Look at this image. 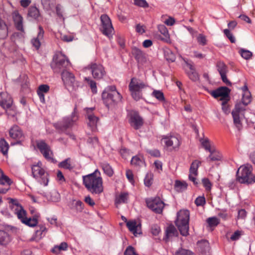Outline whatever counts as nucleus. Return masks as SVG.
Listing matches in <instances>:
<instances>
[{"instance_id":"45","label":"nucleus","mask_w":255,"mask_h":255,"mask_svg":"<svg viewBox=\"0 0 255 255\" xmlns=\"http://www.w3.org/2000/svg\"><path fill=\"white\" fill-rule=\"evenodd\" d=\"M11 182V179L6 175H4L3 171L0 169V185H5V183Z\"/></svg>"},{"instance_id":"22","label":"nucleus","mask_w":255,"mask_h":255,"mask_svg":"<svg viewBox=\"0 0 255 255\" xmlns=\"http://www.w3.org/2000/svg\"><path fill=\"white\" fill-rule=\"evenodd\" d=\"M199 251L203 255L209 254L210 247L209 242L206 240H202L197 242Z\"/></svg>"},{"instance_id":"33","label":"nucleus","mask_w":255,"mask_h":255,"mask_svg":"<svg viewBox=\"0 0 255 255\" xmlns=\"http://www.w3.org/2000/svg\"><path fill=\"white\" fill-rule=\"evenodd\" d=\"M216 67L220 75L227 73V66L223 62L221 61L217 62Z\"/></svg>"},{"instance_id":"40","label":"nucleus","mask_w":255,"mask_h":255,"mask_svg":"<svg viewBox=\"0 0 255 255\" xmlns=\"http://www.w3.org/2000/svg\"><path fill=\"white\" fill-rule=\"evenodd\" d=\"M186 72L188 76L193 81H196L199 79V76L195 69L188 71L186 69Z\"/></svg>"},{"instance_id":"47","label":"nucleus","mask_w":255,"mask_h":255,"mask_svg":"<svg viewBox=\"0 0 255 255\" xmlns=\"http://www.w3.org/2000/svg\"><path fill=\"white\" fill-rule=\"evenodd\" d=\"M153 175L152 173H147L144 178V183L146 186L149 187L152 184Z\"/></svg>"},{"instance_id":"4","label":"nucleus","mask_w":255,"mask_h":255,"mask_svg":"<svg viewBox=\"0 0 255 255\" xmlns=\"http://www.w3.org/2000/svg\"><path fill=\"white\" fill-rule=\"evenodd\" d=\"M69 64V61L67 58L60 54L54 56L51 67L54 72L62 73L64 71H67L66 69Z\"/></svg>"},{"instance_id":"50","label":"nucleus","mask_w":255,"mask_h":255,"mask_svg":"<svg viewBox=\"0 0 255 255\" xmlns=\"http://www.w3.org/2000/svg\"><path fill=\"white\" fill-rule=\"evenodd\" d=\"M17 217L22 222V220L26 218V212L24 210L22 206H20V208L17 209Z\"/></svg>"},{"instance_id":"6","label":"nucleus","mask_w":255,"mask_h":255,"mask_svg":"<svg viewBox=\"0 0 255 255\" xmlns=\"http://www.w3.org/2000/svg\"><path fill=\"white\" fill-rule=\"evenodd\" d=\"M42 164L41 161H38L35 164L31 165L32 175L34 178L37 179L40 178V183L46 186L48 183V174L45 172L44 169L42 168Z\"/></svg>"},{"instance_id":"10","label":"nucleus","mask_w":255,"mask_h":255,"mask_svg":"<svg viewBox=\"0 0 255 255\" xmlns=\"http://www.w3.org/2000/svg\"><path fill=\"white\" fill-rule=\"evenodd\" d=\"M246 106L244 105L243 102H240L236 104L235 109L232 112L234 123L237 127L241 125L240 115L244 116Z\"/></svg>"},{"instance_id":"17","label":"nucleus","mask_w":255,"mask_h":255,"mask_svg":"<svg viewBox=\"0 0 255 255\" xmlns=\"http://www.w3.org/2000/svg\"><path fill=\"white\" fill-rule=\"evenodd\" d=\"M129 122L131 126L136 130L140 128L143 124L142 118L137 112H134L131 114Z\"/></svg>"},{"instance_id":"8","label":"nucleus","mask_w":255,"mask_h":255,"mask_svg":"<svg viewBox=\"0 0 255 255\" xmlns=\"http://www.w3.org/2000/svg\"><path fill=\"white\" fill-rule=\"evenodd\" d=\"M231 90L227 87H221L209 93L215 98L221 97L220 100L223 101V105L227 104L229 100V94Z\"/></svg>"},{"instance_id":"2","label":"nucleus","mask_w":255,"mask_h":255,"mask_svg":"<svg viewBox=\"0 0 255 255\" xmlns=\"http://www.w3.org/2000/svg\"><path fill=\"white\" fill-rule=\"evenodd\" d=\"M190 212L188 210H180L176 213V227L182 236L189 235Z\"/></svg>"},{"instance_id":"52","label":"nucleus","mask_w":255,"mask_h":255,"mask_svg":"<svg viewBox=\"0 0 255 255\" xmlns=\"http://www.w3.org/2000/svg\"><path fill=\"white\" fill-rule=\"evenodd\" d=\"M131 92L132 97L135 100L138 101L142 98V93L141 91L129 90Z\"/></svg>"},{"instance_id":"60","label":"nucleus","mask_w":255,"mask_h":255,"mask_svg":"<svg viewBox=\"0 0 255 255\" xmlns=\"http://www.w3.org/2000/svg\"><path fill=\"white\" fill-rule=\"evenodd\" d=\"M84 204L82 201H81L80 200L76 201V202L75 203L74 207L77 211L82 212L84 209Z\"/></svg>"},{"instance_id":"53","label":"nucleus","mask_w":255,"mask_h":255,"mask_svg":"<svg viewBox=\"0 0 255 255\" xmlns=\"http://www.w3.org/2000/svg\"><path fill=\"white\" fill-rule=\"evenodd\" d=\"M200 141L201 142L202 145L206 150L209 152H211L212 149L211 148L209 140L208 139L206 138L205 139H201Z\"/></svg>"},{"instance_id":"13","label":"nucleus","mask_w":255,"mask_h":255,"mask_svg":"<svg viewBox=\"0 0 255 255\" xmlns=\"http://www.w3.org/2000/svg\"><path fill=\"white\" fill-rule=\"evenodd\" d=\"M146 203L147 207L155 213H162L164 204L159 198L146 200Z\"/></svg>"},{"instance_id":"21","label":"nucleus","mask_w":255,"mask_h":255,"mask_svg":"<svg viewBox=\"0 0 255 255\" xmlns=\"http://www.w3.org/2000/svg\"><path fill=\"white\" fill-rule=\"evenodd\" d=\"M12 100L6 93H0V106L3 109H8L11 107Z\"/></svg>"},{"instance_id":"9","label":"nucleus","mask_w":255,"mask_h":255,"mask_svg":"<svg viewBox=\"0 0 255 255\" xmlns=\"http://www.w3.org/2000/svg\"><path fill=\"white\" fill-rule=\"evenodd\" d=\"M102 97L104 104L107 107L118 103L122 99V96L118 92H115L114 94L103 92Z\"/></svg>"},{"instance_id":"26","label":"nucleus","mask_w":255,"mask_h":255,"mask_svg":"<svg viewBox=\"0 0 255 255\" xmlns=\"http://www.w3.org/2000/svg\"><path fill=\"white\" fill-rule=\"evenodd\" d=\"M175 234V228L172 225H169L167 227L165 231V236L163 238V240L165 242H168L171 239H172Z\"/></svg>"},{"instance_id":"1","label":"nucleus","mask_w":255,"mask_h":255,"mask_svg":"<svg viewBox=\"0 0 255 255\" xmlns=\"http://www.w3.org/2000/svg\"><path fill=\"white\" fill-rule=\"evenodd\" d=\"M100 175V172L96 170L91 174L83 176L84 186L92 194L99 195L104 191L103 179Z\"/></svg>"},{"instance_id":"12","label":"nucleus","mask_w":255,"mask_h":255,"mask_svg":"<svg viewBox=\"0 0 255 255\" xmlns=\"http://www.w3.org/2000/svg\"><path fill=\"white\" fill-rule=\"evenodd\" d=\"M102 29V33L109 37L114 30L111 20L110 17L107 14H102L100 17Z\"/></svg>"},{"instance_id":"46","label":"nucleus","mask_w":255,"mask_h":255,"mask_svg":"<svg viewBox=\"0 0 255 255\" xmlns=\"http://www.w3.org/2000/svg\"><path fill=\"white\" fill-rule=\"evenodd\" d=\"M210 154L209 158L212 161H219L221 159V155L219 152H216L214 150H212L211 152H209Z\"/></svg>"},{"instance_id":"25","label":"nucleus","mask_w":255,"mask_h":255,"mask_svg":"<svg viewBox=\"0 0 255 255\" xmlns=\"http://www.w3.org/2000/svg\"><path fill=\"white\" fill-rule=\"evenodd\" d=\"M7 35V26L5 22L0 17V39H5Z\"/></svg>"},{"instance_id":"32","label":"nucleus","mask_w":255,"mask_h":255,"mask_svg":"<svg viewBox=\"0 0 255 255\" xmlns=\"http://www.w3.org/2000/svg\"><path fill=\"white\" fill-rule=\"evenodd\" d=\"M22 223L23 224L29 226V227H35L38 224V221L36 218H27L26 217L24 219L22 220Z\"/></svg>"},{"instance_id":"57","label":"nucleus","mask_w":255,"mask_h":255,"mask_svg":"<svg viewBox=\"0 0 255 255\" xmlns=\"http://www.w3.org/2000/svg\"><path fill=\"white\" fill-rule=\"evenodd\" d=\"M134 4L137 6L144 8L148 7V4L145 0H134Z\"/></svg>"},{"instance_id":"59","label":"nucleus","mask_w":255,"mask_h":255,"mask_svg":"<svg viewBox=\"0 0 255 255\" xmlns=\"http://www.w3.org/2000/svg\"><path fill=\"white\" fill-rule=\"evenodd\" d=\"M202 183L206 190H210L211 189L212 184L208 178H204L202 179Z\"/></svg>"},{"instance_id":"19","label":"nucleus","mask_w":255,"mask_h":255,"mask_svg":"<svg viewBox=\"0 0 255 255\" xmlns=\"http://www.w3.org/2000/svg\"><path fill=\"white\" fill-rule=\"evenodd\" d=\"M147 86L146 84L142 80L132 78L128 85L129 90L141 91Z\"/></svg>"},{"instance_id":"55","label":"nucleus","mask_w":255,"mask_h":255,"mask_svg":"<svg viewBox=\"0 0 255 255\" xmlns=\"http://www.w3.org/2000/svg\"><path fill=\"white\" fill-rule=\"evenodd\" d=\"M206 203L204 196H199L195 200V204L197 206H202Z\"/></svg>"},{"instance_id":"24","label":"nucleus","mask_w":255,"mask_h":255,"mask_svg":"<svg viewBox=\"0 0 255 255\" xmlns=\"http://www.w3.org/2000/svg\"><path fill=\"white\" fill-rule=\"evenodd\" d=\"M127 226L128 230L132 232L134 236H136L137 234L140 235L142 234L140 231L139 232H138V228H139V229H140L141 224H137L135 221L127 222Z\"/></svg>"},{"instance_id":"35","label":"nucleus","mask_w":255,"mask_h":255,"mask_svg":"<svg viewBox=\"0 0 255 255\" xmlns=\"http://www.w3.org/2000/svg\"><path fill=\"white\" fill-rule=\"evenodd\" d=\"M164 55L166 60L168 62H174L175 60V56L174 53L168 48H167L164 51Z\"/></svg>"},{"instance_id":"31","label":"nucleus","mask_w":255,"mask_h":255,"mask_svg":"<svg viewBox=\"0 0 255 255\" xmlns=\"http://www.w3.org/2000/svg\"><path fill=\"white\" fill-rule=\"evenodd\" d=\"M10 241L7 233L4 231H0V245H6Z\"/></svg>"},{"instance_id":"54","label":"nucleus","mask_w":255,"mask_h":255,"mask_svg":"<svg viewBox=\"0 0 255 255\" xmlns=\"http://www.w3.org/2000/svg\"><path fill=\"white\" fill-rule=\"evenodd\" d=\"M124 255H138L135 251L134 248L131 246H128L124 252Z\"/></svg>"},{"instance_id":"44","label":"nucleus","mask_w":255,"mask_h":255,"mask_svg":"<svg viewBox=\"0 0 255 255\" xmlns=\"http://www.w3.org/2000/svg\"><path fill=\"white\" fill-rule=\"evenodd\" d=\"M37 227L39 228V229L36 230L35 234L37 237L41 238L42 234L47 232V229L44 226L41 224L38 225Z\"/></svg>"},{"instance_id":"23","label":"nucleus","mask_w":255,"mask_h":255,"mask_svg":"<svg viewBox=\"0 0 255 255\" xmlns=\"http://www.w3.org/2000/svg\"><path fill=\"white\" fill-rule=\"evenodd\" d=\"M39 31L37 37L33 39L31 42L36 49H38L41 45L40 40L43 38L44 31L41 26L38 27Z\"/></svg>"},{"instance_id":"3","label":"nucleus","mask_w":255,"mask_h":255,"mask_svg":"<svg viewBox=\"0 0 255 255\" xmlns=\"http://www.w3.org/2000/svg\"><path fill=\"white\" fill-rule=\"evenodd\" d=\"M252 171L253 167L251 165L241 166L236 173L237 180L242 184H252L255 183V175Z\"/></svg>"},{"instance_id":"11","label":"nucleus","mask_w":255,"mask_h":255,"mask_svg":"<svg viewBox=\"0 0 255 255\" xmlns=\"http://www.w3.org/2000/svg\"><path fill=\"white\" fill-rule=\"evenodd\" d=\"M36 145L43 156L48 160H53V152L50 146L44 140L36 141Z\"/></svg>"},{"instance_id":"27","label":"nucleus","mask_w":255,"mask_h":255,"mask_svg":"<svg viewBox=\"0 0 255 255\" xmlns=\"http://www.w3.org/2000/svg\"><path fill=\"white\" fill-rule=\"evenodd\" d=\"M188 184L184 180H176V192L182 193L187 189Z\"/></svg>"},{"instance_id":"39","label":"nucleus","mask_w":255,"mask_h":255,"mask_svg":"<svg viewBox=\"0 0 255 255\" xmlns=\"http://www.w3.org/2000/svg\"><path fill=\"white\" fill-rule=\"evenodd\" d=\"M128 198V193H122L120 196L117 197L115 201V204L116 205L121 204L122 203H126Z\"/></svg>"},{"instance_id":"20","label":"nucleus","mask_w":255,"mask_h":255,"mask_svg":"<svg viewBox=\"0 0 255 255\" xmlns=\"http://www.w3.org/2000/svg\"><path fill=\"white\" fill-rule=\"evenodd\" d=\"M12 16L16 29L22 32H24L23 27V18L22 16L19 13L18 11L16 10L12 12Z\"/></svg>"},{"instance_id":"18","label":"nucleus","mask_w":255,"mask_h":255,"mask_svg":"<svg viewBox=\"0 0 255 255\" xmlns=\"http://www.w3.org/2000/svg\"><path fill=\"white\" fill-rule=\"evenodd\" d=\"M131 53L138 64H143L146 62L145 54L139 48L136 47H132Z\"/></svg>"},{"instance_id":"56","label":"nucleus","mask_w":255,"mask_h":255,"mask_svg":"<svg viewBox=\"0 0 255 255\" xmlns=\"http://www.w3.org/2000/svg\"><path fill=\"white\" fill-rule=\"evenodd\" d=\"M176 255H195L192 251L181 249L176 251Z\"/></svg>"},{"instance_id":"7","label":"nucleus","mask_w":255,"mask_h":255,"mask_svg":"<svg viewBox=\"0 0 255 255\" xmlns=\"http://www.w3.org/2000/svg\"><path fill=\"white\" fill-rule=\"evenodd\" d=\"M78 119V117L75 112L72 113L70 117H66L63 119L61 122L54 124V127L57 129L62 131H65L67 128L71 127L73 123Z\"/></svg>"},{"instance_id":"15","label":"nucleus","mask_w":255,"mask_h":255,"mask_svg":"<svg viewBox=\"0 0 255 255\" xmlns=\"http://www.w3.org/2000/svg\"><path fill=\"white\" fill-rule=\"evenodd\" d=\"M90 69L93 77L95 79L100 80L106 74L104 68L100 64L92 63L90 65Z\"/></svg>"},{"instance_id":"61","label":"nucleus","mask_w":255,"mask_h":255,"mask_svg":"<svg viewBox=\"0 0 255 255\" xmlns=\"http://www.w3.org/2000/svg\"><path fill=\"white\" fill-rule=\"evenodd\" d=\"M197 40L198 42L200 44H201L203 46L205 45L206 44V42H207L206 38L202 34H199V35H198V36L197 38Z\"/></svg>"},{"instance_id":"37","label":"nucleus","mask_w":255,"mask_h":255,"mask_svg":"<svg viewBox=\"0 0 255 255\" xmlns=\"http://www.w3.org/2000/svg\"><path fill=\"white\" fill-rule=\"evenodd\" d=\"M206 222L210 227H215L220 223V220L216 217H209Z\"/></svg>"},{"instance_id":"43","label":"nucleus","mask_w":255,"mask_h":255,"mask_svg":"<svg viewBox=\"0 0 255 255\" xmlns=\"http://www.w3.org/2000/svg\"><path fill=\"white\" fill-rule=\"evenodd\" d=\"M152 95L159 101L163 102L165 101L164 94L161 91L154 90L152 93Z\"/></svg>"},{"instance_id":"38","label":"nucleus","mask_w":255,"mask_h":255,"mask_svg":"<svg viewBox=\"0 0 255 255\" xmlns=\"http://www.w3.org/2000/svg\"><path fill=\"white\" fill-rule=\"evenodd\" d=\"M239 52L242 58L246 60L250 59L253 55V53L251 51L244 48L240 49Z\"/></svg>"},{"instance_id":"16","label":"nucleus","mask_w":255,"mask_h":255,"mask_svg":"<svg viewBox=\"0 0 255 255\" xmlns=\"http://www.w3.org/2000/svg\"><path fill=\"white\" fill-rule=\"evenodd\" d=\"M86 110V117L88 120V125L92 130H95L97 129V123L99 119L93 113V110H94V108H87Z\"/></svg>"},{"instance_id":"58","label":"nucleus","mask_w":255,"mask_h":255,"mask_svg":"<svg viewBox=\"0 0 255 255\" xmlns=\"http://www.w3.org/2000/svg\"><path fill=\"white\" fill-rule=\"evenodd\" d=\"M162 143H164L166 147H169L172 146L173 142L169 137L166 136L163 137L161 139Z\"/></svg>"},{"instance_id":"34","label":"nucleus","mask_w":255,"mask_h":255,"mask_svg":"<svg viewBox=\"0 0 255 255\" xmlns=\"http://www.w3.org/2000/svg\"><path fill=\"white\" fill-rule=\"evenodd\" d=\"M0 148L3 155H6L9 148V145L4 138L0 140Z\"/></svg>"},{"instance_id":"41","label":"nucleus","mask_w":255,"mask_h":255,"mask_svg":"<svg viewBox=\"0 0 255 255\" xmlns=\"http://www.w3.org/2000/svg\"><path fill=\"white\" fill-rule=\"evenodd\" d=\"M252 101V96L250 92L243 93L242 102H243L245 105H248Z\"/></svg>"},{"instance_id":"48","label":"nucleus","mask_w":255,"mask_h":255,"mask_svg":"<svg viewBox=\"0 0 255 255\" xmlns=\"http://www.w3.org/2000/svg\"><path fill=\"white\" fill-rule=\"evenodd\" d=\"M59 166L66 169L71 170L73 167L71 166L70 162V158H67L59 164Z\"/></svg>"},{"instance_id":"28","label":"nucleus","mask_w":255,"mask_h":255,"mask_svg":"<svg viewBox=\"0 0 255 255\" xmlns=\"http://www.w3.org/2000/svg\"><path fill=\"white\" fill-rule=\"evenodd\" d=\"M158 29L163 35L161 37V39L167 41L169 38V35L165 26L163 24H159L158 25Z\"/></svg>"},{"instance_id":"42","label":"nucleus","mask_w":255,"mask_h":255,"mask_svg":"<svg viewBox=\"0 0 255 255\" xmlns=\"http://www.w3.org/2000/svg\"><path fill=\"white\" fill-rule=\"evenodd\" d=\"M131 164L135 166H141L144 164V161L137 156H135L132 158Z\"/></svg>"},{"instance_id":"62","label":"nucleus","mask_w":255,"mask_h":255,"mask_svg":"<svg viewBox=\"0 0 255 255\" xmlns=\"http://www.w3.org/2000/svg\"><path fill=\"white\" fill-rule=\"evenodd\" d=\"M241 236V231L237 230L235 231L231 236V240L233 241L238 240Z\"/></svg>"},{"instance_id":"36","label":"nucleus","mask_w":255,"mask_h":255,"mask_svg":"<svg viewBox=\"0 0 255 255\" xmlns=\"http://www.w3.org/2000/svg\"><path fill=\"white\" fill-rule=\"evenodd\" d=\"M104 172L109 177H111L114 173V171L111 166L107 163H103L101 165Z\"/></svg>"},{"instance_id":"51","label":"nucleus","mask_w":255,"mask_h":255,"mask_svg":"<svg viewBox=\"0 0 255 255\" xmlns=\"http://www.w3.org/2000/svg\"><path fill=\"white\" fill-rule=\"evenodd\" d=\"M223 32L224 34L230 40L231 43H235L236 38L233 34L231 32L229 29H225L224 30Z\"/></svg>"},{"instance_id":"64","label":"nucleus","mask_w":255,"mask_h":255,"mask_svg":"<svg viewBox=\"0 0 255 255\" xmlns=\"http://www.w3.org/2000/svg\"><path fill=\"white\" fill-rule=\"evenodd\" d=\"M147 152L153 157H159L160 156V151L157 149H153V150L147 149Z\"/></svg>"},{"instance_id":"29","label":"nucleus","mask_w":255,"mask_h":255,"mask_svg":"<svg viewBox=\"0 0 255 255\" xmlns=\"http://www.w3.org/2000/svg\"><path fill=\"white\" fill-rule=\"evenodd\" d=\"M201 163V162L198 160L193 161L190 167L189 173L198 175V169Z\"/></svg>"},{"instance_id":"14","label":"nucleus","mask_w":255,"mask_h":255,"mask_svg":"<svg viewBox=\"0 0 255 255\" xmlns=\"http://www.w3.org/2000/svg\"><path fill=\"white\" fill-rule=\"evenodd\" d=\"M9 134L11 138L14 139L16 140V142H11V144L12 145H14L16 144H20L21 141L23 139L24 137V134L20 128L16 125L13 126L12 127L10 128L9 131Z\"/></svg>"},{"instance_id":"49","label":"nucleus","mask_w":255,"mask_h":255,"mask_svg":"<svg viewBox=\"0 0 255 255\" xmlns=\"http://www.w3.org/2000/svg\"><path fill=\"white\" fill-rule=\"evenodd\" d=\"M85 80L87 81L88 84L90 86L92 92L93 93H96L97 91L96 83L94 81L90 79V78H85Z\"/></svg>"},{"instance_id":"63","label":"nucleus","mask_w":255,"mask_h":255,"mask_svg":"<svg viewBox=\"0 0 255 255\" xmlns=\"http://www.w3.org/2000/svg\"><path fill=\"white\" fill-rule=\"evenodd\" d=\"M160 231V229L158 226H157L156 225H154L151 227V232L153 235H154V236L157 235L159 233Z\"/></svg>"},{"instance_id":"30","label":"nucleus","mask_w":255,"mask_h":255,"mask_svg":"<svg viewBox=\"0 0 255 255\" xmlns=\"http://www.w3.org/2000/svg\"><path fill=\"white\" fill-rule=\"evenodd\" d=\"M27 15L34 19H36L39 16L40 13L38 8L35 6H31L29 8Z\"/></svg>"},{"instance_id":"5","label":"nucleus","mask_w":255,"mask_h":255,"mask_svg":"<svg viewBox=\"0 0 255 255\" xmlns=\"http://www.w3.org/2000/svg\"><path fill=\"white\" fill-rule=\"evenodd\" d=\"M61 77L68 91L70 92H76L78 90L79 84L78 82L76 81L73 73L68 71H64L61 73Z\"/></svg>"}]
</instances>
